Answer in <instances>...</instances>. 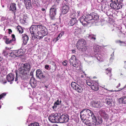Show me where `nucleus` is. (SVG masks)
I'll return each mask as SVG.
<instances>
[{
	"label": "nucleus",
	"instance_id": "nucleus-45",
	"mask_svg": "<svg viewBox=\"0 0 126 126\" xmlns=\"http://www.w3.org/2000/svg\"><path fill=\"white\" fill-rule=\"evenodd\" d=\"M7 93H3L0 95V100L3 98H4L6 96ZM1 106L0 105V108H1Z\"/></svg>",
	"mask_w": 126,
	"mask_h": 126
},
{
	"label": "nucleus",
	"instance_id": "nucleus-56",
	"mask_svg": "<svg viewBox=\"0 0 126 126\" xmlns=\"http://www.w3.org/2000/svg\"><path fill=\"white\" fill-rule=\"evenodd\" d=\"M3 54L4 56H6L8 55V53L7 51L6 50H4L3 52Z\"/></svg>",
	"mask_w": 126,
	"mask_h": 126
},
{
	"label": "nucleus",
	"instance_id": "nucleus-61",
	"mask_svg": "<svg viewBox=\"0 0 126 126\" xmlns=\"http://www.w3.org/2000/svg\"><path fill=\"white\" fill-rule=\"evenodd\" d=\"M8 30V33L9 34H11L12 32V30L10 29H9Z\"/></svg>",
	"mask_w": 126,
	"mask_h": 126
},
{
	"label": "nucleus",
	"instance_id": "nucleus-30",
	"mask_svg": "<svg viewBox=\"0 0 126 126\" xmlns=\"http://www.w3.org/2000/svg\"><path fill=\"white\" fill-rule=\"evenodd\" d=\"M93 107L94 108H99L100 107V103L98 101H94L92 104Z\"/></svg>",
	"mask_w": 126,
	"mask_h": 126
},
{
	"label": "nucleus",
	"instance_id": "nucleus-37",
	"mask_svg": "<svg viewBox=\"0 0 126 126\" xmlns=\"http://www.w3.org/2000/svg\"><path fill=\"white\" fill-rule=\"evenodd\" d=\"M81 120L83 121V123H84V124L87 125H88V126L90 121L88 119H84V120Z\"/></svg>",
	"mask_w": 126,
	"mask_h": 126
},
{
	"label": "nucleus",
	"instance_id": "nucleus-51",
	"mask_svg": "<svg viewBox=\"0 0 126 126\" xmlns=\"http://www.w3.org/2000/svg\"><path fill=\"white\" fill-rule=\"evenodd\" d=\"M62 101L61 100L59 101V100H57L56 102H55L54 103L57 105H59L61 104Z\"/></svg>",
	"mask_w": 126,
	"mask_h": 126
},
{
	"label": "nucleus",
	"instance_id": "nucleus-53",
	"mask_svg": "<svg viewBox=\"0 0 126 126\" xmlns=\"http://www.w3.org/2000/svg\"><path fill=\"white\" fill-rule=\"evenodd\" d=\"M112 74H111V75H108V76L110 77V78H109L110 80H111L112 79H113V80L114 79L115 80L116 79H114V78L112 77Z\"/></svg>",
	"mask_w": 126,
	"mask_h": 126
},
{
	"label": "nucleus",
	"instance_id": "nucleus-46",
	"mask_svg": "<svg viewBox=\"0 0 126 126\" xmlns=\"http://www.w3.org/2000/svg\"><path fill=\"white\" fill-rule=\"evenodd\" d=\"M100 112H102L103 113V116L106 119V118H108V115L106 114L105 113V112L104 110H100Z\"/></svg>",
	"mask_w": 126,
	"mask_h": 126
},
{
	"label": "nucleus",
	"instance_id": "nucleus-18",
	"mask_svg": "<svg viewBox=\"0 0 126 126\" xmlns=\"http://www.w3.org/2000/svg\"><path fill=\"white\" fill-rule=\"evenodd\" d=\"M3 39L5 40V42L7 44H11L12 45H14V43L12 40H9V38H8L6 36H4L3 38Z\"/></svg>",
	"mask_w": 126,
	"mask_h": 126
},
{
	"label": "nucleus",
	"instance_id": "nucleus-48",
	"mask_svg": "<svg viewBox=\"0 0 126 126\" xmlns=\"http://www.w3.org/2000/svg\"><path fill=\"white\" fill-rule=\"evenodd\" d=\"M94 83V82L93 81H86V83L87 85H88L89 86H92V85H93V83Z\"/></svg>",
	"mask_w": 126,
	"mask_h": 126
},
{
	"label": "nucleus",
	"instance_id": "nucleus-31",
	"mask_svg": "<svg viewBox=\"0 0 126 126\" xmlns=\"http://www.w3.org/2000/svg\"><path fill=\"white\" fill-rule=\"evenodd\" d=\"M112 69L110 67H109L106 69L105 70V73L106 74L108 75V76L109 75H111L112 71Z\"/></svg>",
	"mask_w": 126,
	"mask_h": 126
},
{
	"label": "nucleus",
	"instance_id": "nucleus-33",
	"mask_svg": "<svg viewBox=\"0 0 126 126\" xmlns=\"http://www.w3.org/2000/svg\"><path fill=\"white\" fill-rule=\"evenodd\" d=\"M79 85L78 84L76 83L75 82H73L71 84V86L72 88L75 90H76L78 86Z\"/></svg>",
	"mask_w": 126,
	"mask_h": 126
},
{
	"label": "nucleus",
	"instance_id": "nucleus-36",
	"mask_svg": "<svg viewBox=\"0 0 126 126\" xmlns=\"http://www.w3.org/2000/svg\"><path fill=\"white\" fill-rule=\"evenodd\" d=\"M9 56L12 58H15L16 57L15 51H14L11 52L10 53Z\"/></svg>",
	"mask_w": 126,
	"mask_h": 126
},
{
	"label": "nucleus",
	"instance_id": "nucleus-47",
	"mask_svg": "<svg viewBox=\"0 0 126 126\" xmlns=\"http://www.w3.org/2000/svg\"><path fill=\"white\" fill-rule=\"evenodd\" d=\"M0 81L3 83H5L7 82L6 80L2 77L0 78Z\"/></svg>",
	"mask_w": 126,
	"mask_h": 126
},
{
	"label": "nucleus",
	"instance_id": "nucleus-64",
	"mask_svg": "<svg viewBox=\"0 0 126 126\" xmlns=\"http://www.w3.org/2000/svg\"><path fill=\"white\" fill-rule=\"evenodd\" d=\"M58 24V23H55V24H52V25H53L55 27L57 26Z\"/></svg>",
	"mask_w": 126,
	"mask_h": 126
},
{
	"label": "nucleus",
	"instance_id": "nucleus-62",
	"mask_svg": "<svg viewBox=\"0 0 126 126\" xmlns=\"http://www.w3.org/2000/svg\"><path fill=\"white\" fill-rule=\"evenodd\" d=\"M49 68V66L48 65H45V68L46 69L48 70Z\"/></svg>",
	"mask_w": 126,
	"mask_h": 126
},
{
	"label": "nucleus",
	"instance_id": "nucleus-24",
	"mask_svg": "<svg viewBox=\"0 0 126 126\" xmlns=\"http://www.w3.org/2000/svg\"><path fill=\"white\" fill-rule=\"evenodd\" d=\"M16 55L17 57L22 56L24 54V52L23 50L19 49L17 51H15Z\"/></svg>",
	"mask_w": 126,
	"mask_h": 126
},
{
	"label": "nucleus",
	"instance_id": "nucleus-39",
	"mask_svg": "<svg viewBox=\"0 0 126 126\" xmlns=\"http://www.w3.org/2000/svg\"><path fill=\"white\" fill-rule=\"evenodd\" d=\"M64 34V32H62L59 34L58 37L56 39V41L58 40Z\"/></svg>",
	"mask_w": 126,
	"mask_h": 126
},
{
	"label": "nucleus",
	"instance_id": "nucleus-4",
	"mask_svg": "<svg viewBox=\"0 0 126 126\" xmlns=\"http://www.w3.org/2000/svg\"><path fill=\"white\" fill-rule=\"evenodd\" d=\"M59 115L57 113H52L48 117L49 121L52 123H58L59 122Z\"/></svg>",
	"mask_w": 126,
	"mask_h": 126
},
{
	"label": "nucleus",
	"instance_id": "nucleus-43",
	"mask_svg": "<svg viewBox=\"0 0 126 126\" xmlns=\"http://www.w3.org/2000/svg\"><path fill=\"white\" fill-rule=\"evenodd\" d=\"M17 30L18 31L19 33H21L23 32V30L20 26H17Z\"/></svg>",
	"mask_w": 126,
	"mask_h": 126
},
{
	"label": "nucleus",
	"instance_id": "nucleus-21",
	"mask_svg": "<svg viewBox=\"0 0 126 126\" xmlns=\"http://www.w3.org/2000/svg\"><path fill=\"white\" fill-rule=\"evenodd\" d=\"M69 6L66 5H63V7L62 12L63 14H66L69 10Z\"/></svg>",
	"mask_w": 126,
	"mask_h": 126
},
{
	"label": "nucleus",
	"instance_id": "nucleus-19",
	"mask_svg": "<svg viewBox=\"0 0 126 126\" xmlns=\"http://www.w3.org/2000/svg\"><path fill=\"white\" fill-rule=\"evenodd\" d=\"M30 84L32 88L35 87L36 85V82L35 79L33 77H32L30 80Z\"/></svg>",
	"mask_w": 126,
	"mask_h": 126
},
{
	"label": "nucleus",
	"instance_id": "nucleus-9",
	"mask_svg": "<svg viewBox=\"0 0 126 126\" xmlns=\"http://www.w3.org/2000/svg\"><path fill=\"white\" fill-rule=\"evenodd\" d=\"M69 119V116L68 115L66 114H63L60 117L59 116V122L61 123L67 122Z\"/></svg>",
	"mask_w": 126,
	"mask_h": 126
},
{
	"label": "nucleus",
	"instance_id": "nucleus-35",
	"mask_svg": "<svg viewBox=\"0 0 126 126\" xmlns=\"http://www.w3.org/2000/svg\"><path fill=\"white\" fill-rule=\"evenodd\" d=\"M28 19V17L27 16H23V18L22 19H21L20 20L21 22L23 23H24L27 22V20Z\"/></svg>",
	"mask_w": 126,
	"mask_h": 126
},
{
	"label": "nucleus",
	"instance_id": "nucleus-44",
	"mask_svg": "<svg viewBox=\"0 0 126 126\" xmlns=\"http://www.w3.org/2000/svg\"><path fill=\"white\" fill-rule=\"evenodd\" d=\"M76 15L74 13H71L70 15L69 18L70 19H76L75 17Z\"/></svg>",
	"mask_w": 126,
	"mask_h": 126
},
{
	"label": "nucleus",
	"instance_id": "nucleus-58",
	"mask_svg": "<svg viewBox=\"0 0 126 126\" xmlns=\"http://www.w3.org/2000/svg\"><path fill=\"white\" fill-rule=\"evenodd\" d=\"M57 105L54 103V105L52 106V108L53 109H55L57 107Z\"/></svg>",
	"mask_w": 126,
	"mask_h": 126
},
{
	"label": "nucleus",
	"instance_id": "nucleus-25",
	"mask_svg": "<svg viewBox=\"0 0 126 126\" xmlns=\"http://www.w3.org/2000/svg\"><path fill=\"white\" fill-rule=\"evenodd\" d=\"M91 88L92 90L95 91H97L99 89V87L96 82H94Z\"/></svg>",
	"mask_w": 126,
	"mask_h": 126
},
{
	"label": "nucleus",
	"instance_id": "nucleus-26",
	"mask_svg": "<svg viewBox=\"0 0 126 126\" xmlns=\"http://www.w3.org/2000/svg\"><path fill=\"white\" fill-rule=\"evenodd\" d=\"M88 113L87 117L89 118L90 116H91V117L92 118H93V119L95 118L96 117L95 116L94 114L92 111H91L90 110L88 109Z\"/></svg>",
	"mask_w": 126,
	"mask_h": 126
},
{
	"label": "nucleus",
	"instance_id": "nucleus-27",
	"mask_svg": "<svg viewBox=\"0 0 126 126\" xmlns=\"http://www.w3.org/2000/svg\"><path fill=\"white\" fill-rule=\"evenodd\" d=\"M119 101L120 103L126 104V96H124L119 99Z\"/></svg>",
	"mask_w": 126,
	"mask_h": 126
},
{
	"label": "nucleus",
	"instance_id": "nucleus-1",
	"mask_svg": "<svg viewBox=\"0 0 126 126\" xmlns=\"http://www.w3.org/2000/svg\"><path fill=\"white\" fill-rule=\"evenodd\" d=\"M20 67L18 69L19 76L22 79H27L28 77V73L30 69V66L28 63H22L19 64Z\"/></svg>",
	"mask_w": 126,
	"mask_h": 126
},
{
	"label": "nucleus",
	"instance_id": "nucleus-17",
	"mask_svg": "<svg viewBox=\"0 0 126 126\" xmlns=\"http://www.w3.org/2000/svg\"><path fill=\"white\" fill-rule=\"evenodd\" d=\"M15 78V75L12 73L9 74L6 76V79L9 82H11L13 81Z\"/></svg>",
	"mask_w": 126,
	"mask_h": 126
},
{
	"label": "nucleus",
	"instance_id": "nucleus-40",
	"mask_svg": "<svg viewBox=\"0 0 126 126\" xmlns=\"http://www.w3.org/2000/svg\"><path fill=\"white\" fill-rule=\"evenodd\" d=\"M56 69V67L55 65H53L50 67V69L52 72H54L55 71Z\"/></svg>",
	"mask_w": 126,
	"mask_h": 126
},
{
	"label": "nucleus",
	"instance_id": "nucleus-57",
	"mask_svg": "<svg viewBox=\"0 0 126 126\" xmlns=\"http://www.w3.org/2000/svg\"><path fill=\"white\" fill-rule=\"evenodd\" d=\"M89 38L91 39H93L94 40H95L96 39L95 37H94L92 36V35H89Z\"/></svg>",
	"mask_w": 126,
	"mask_h": 126
},
{
	"label": "nucleus",
	"instance_id": "nucleus-63",
	"mask_svg": "<svg viewBox=\"0 0 126 126\" xmlns=\"http://www.w3.org/2000/svg\"><path fill=\"white\" fill-rule=\"evenodd\" d=\"M24 3H25L26 2H28L30 1H31V0H24Z\"/></svg>",
	"mask_w": 126,
	"mask_h": 126
},
{
	"label": "nucleus",
	"instance_id": "nucleus-15",
	"mask_svg": "<svg viewBox=\"0 0 126 126\" xmlns=\"http://www.w3.org/2000/svg\"><path fill=\"white\" fill-rule=\"evenodd\" d=\"M114 31L115 32L117 33V35L119 37H121L124 35V34L121 32L119 28L117 27H115L112 30V31Z\"/></svg>",
	"mask_w": 126,
	"mask_h": 126
},
{
	"label": "nucleus",
	"instance_id": "nucleus-16",
	"mask_svg": "<svg viewBox=\"0 0 126 126\" xmlns=\"http://www.w3.org/2000/svg\"><path fill=\"white\" fill-rule=\"evenodd\" d=\"M92 13H91L90 15H88L86 17V19L87 24L89 23H93V22L94 21V20L93 19Z\"/></svg>",
	"mask_w": 126,
	"mask_h": 126
},
{
	"label": "nucleus",
	"instance_id": "nucleus-6",
	"mask_svg": "<svg viewBox=\"0 0 126 126\" xmlns=\"http://www.w3.org/2000/svg\"><path fill=\"white\" fill-rule=\"evenodd\" d=\"M57 4H55L53 5L51 7L50 9L49 15L51 19H54L55 16L56 15V13L57 9Z\"/></svg>",
	"mask_w": 126,
	"mask_h": 126
},
{
	"label": "nucleus",
	"instance_id": "nucleus-13",
	"mask_svg": "<svg viewBox=\"0 0 126 126\" xmlns=\"http://www.w3.org/2000/svg\"><path fill=\"white\" fill-rule=\"evenodd\" d=\"M22 46L26 45L29 40L28 36L25 34H23L22 35Z\"/></svg>",
	"mask_w": 126,
	"mask_h": 126
},
{
	"label": "nucleus",
	"instance_id": "nucleus-32",
	"mask_svg": "<svg viewBox=\"0 0 126 126\" xmlns=\"http://www.w3.org/2000/svg\"><path fill=\"white\" fill-rule=\"evenodd\" d=\"M79 85L78 84L76 83L75 82H73L71 84V86L72 88L75 90H76L78 86Z\"/></svg>",
	"mask_w": 126,
	"mask_h": 126
},
{
	"label": "nucleus",
	"instance_id": "nucleus-12",
	"mask_svg": "<svg viewBox=\"0 0 126 126\" xmlns=\"http://www.w3.org/2000/svg\"><path fill=\"white\" fill-rule=\"evenodd\" d=\"M36 76L37 77L40 79L44 78L45 76L40 69H38L36 71Z\"/></svg>",
	"mask_w": 126,
	"mask_h": 126
},
{
	"label": "nucleus",
	"instance_id": "nucleus-34",
	"mask_svg": "<svg viewBox=\"0 0 126 126\" xmlns=\"http://www.w3.org/2000/svg\"><path fill=\"white\" fill-rule=\"evenodd\" d=\"M25 4L27 9H29L32 8V5L31 1L30 2H26Z\"/></svg>",
	"mask_w": 126,
	"mask_h": 126
},
{
	"label": "nucleus",
	"instance_id": "nucleus-7",
	"mask_svg": "<svg viewBox=\"0 0 126 126\" xmlns=\"http://www.w3.org/2000/svg\"><path fill=\"white\" fill-rule=\"evenodd\" d=\"M92 122L90 121V123L88 126H95L97 125H100L102 122V119L101 118H98L97 120L96 117L92 118Z\"/></svg>",
	"mask_w": 126,
	"mask_h": 126
},
{
	"label": "nucleus",
	"instance_id": "nucleus-41",
	"mask_svg": "<svg viewBox=\"0 0 126 126\" xmlns=\"http://www.w3.org/2000/svg\"><path fill=\"white\" fill-rule=\"evenodd\" d=\"M116 43L119 44L120 46H122L124 44H126L125 42L123 41H121L120 40H117L116 41Z\"/></svg>",
	"mask_w": 126,
	"mask_h": 126
},
{
	"label": "nucleus",
	"instance_id": "nucleus-14",
	"mask_svg": "<svg viewBox=\"0 0 126 126\" xmlns=\"http://www.w3.org/2000/svg\"><path fill=\"white\" fill-rule=\"evenodd\" d=\"M9 10L15 14V13L16 12V4L15 3H11L10 4V6L9 8Z\"/></svg>",
	"mask_w": 126,
	"mask_h": 126
},
{
	"label": "nucleus",
	"instance_id": "nucleus-28",
	"mask_svg": "<svg viewBox=\"0 0 126 126\" xmlns=\"http://www.w3.org/2000/svg\"><path fill=\"white\" fill-rule=\"evenodd\" d=\"M106 103L109 105V106H112V99L111 98H107L106 100Z\"/></svg>",
	"mask_w": 126,
	"mask_h": 126
},
{
	"label": "nucleus",
	"instance_id": "nucleus-52",
	"mask_svg": "<svg viewBox=\"0 0 126 126\" xmlns=\"http://www.w3.org/2000/svg\"><path fill=\"white\" fill-rule=\"evenodd\" d=\"M86 75L85 73L84 72H83V73L80 76L82 78H85L86 77Z\"/></svg>",
	"mask_w": 126,
	"mask_h": 126
},
{
	"label": "nucleus",
	"instance_id": "nucleus-22",
	"mask_svg": "<svg viewBox=\"0 0 126 126\" xmlns=\"http://www.w3.org/2000/svg\"><path fill=\"white\" fill-rule=\"evenodd\" d=\"M85 17H84L82 16L80 17L79 19L80 22L84 26H85L87 25V21L85 18Z\"/></svg>",
	"mask_w": 126,
	"mask_h": 126
},
{
	"label": "nucleus",
	"instance_id": "nucleus-20",
	"mask_svg": "<svg viewBox=\"0 0 126 126\" xmlns=\"http://www.w3.org/2000/svg\"><path fill=\"white\" fill-rule=\"evenodd\" d=\"M84 89V88L83 85L79 84L75 90L78 93H81L83 92Z\"/></svg>",
	"mask_w": 126,
	"mask_h": 126
},
{
	"label": "nucleus",
	"instance_id": "nucleus-38",
	"mask_svg": "<svg viewBox=\"0 0 126 126\" xmlns=\"http://www.w3.org/2000/svg\"><path fill=\"white\" fill-rule=\"evenodd\" d=\"M64 34V32H62L59 34L58 37L56 39V41L58 40Z\"/></svg>",
	"mask_w": 126,
	"mask_h": 126
},
{
	"label": "nucleus",
	"instance_id": "nucleus-55",
	"mask_svg": "<svg viewBox=\"0 0 126 126\" xmlns=\"http://www.w3.org/2000/svg\"><path fill=\"white\" fill-rule=\"evenodd\" d=\"M15 72H16V78H15V81H17V80H18L17 71L16 72V70Z\"/></svg>",
	"mask_w": 126,
	"mask_h": 126
},
{
	"label": "nucleus",
	"instance_id": "nucleus-54",
	"mask_svg": "<svg viewBox=\"0 0 126 126\" xmlns=\"http://www.w3.org/2000/svg\"><path fill=\"white\" fill-rule=\"evenodd\" d=\"M67 61L66 60H65L62 63L63 65L64 66H66L67 64Z\"/></svg>",
	"mask_w": 126,
	"mask_h": 126
},
{
	"label": "nucleus",
	"instance_id": "nucleus-11",
	"mask_svg": "<svg viewBox=\"0 0 126 126\" xmlns=\"http://www.w3.org/2000/svg\"><path fill=\"white\" fill-rule=\"evenodd\" d=\"M88 109H85L82 110L80 113V117L81 120H84L87 117Z\"/></svg>",
	"mask_w": 126,
	"mask_h": 126
},
{
	"label": "nucleus",
	"instance_id": "nucleus-10",
	"mask_svg": "<svg viewBox=\"0 0 126 126\" xmlns=\"http://www.w3.org/2000/svg\"><path fill=\"white\" fill-rule=\"evenodd\" d=\"M122 3L118 2H112L110 4L111 8L114 10H118L122 7Z\"/></svg>",
	"mask_w": 126,
	"mask_h": 126
},
{
	"label": "nucleus",
	"instance_id": "nucleus-59",
	"mask_svg": "<svg viewBox=\"0 0 126 126\" xmlns=\"http://www.w3.org/2000/svg\"><path fill=\"white\" fill-rule=\"evenodd\" d=\"M0 69L2 71H3L5 70V67L4 66H2L1 67Z\"/></svg>",
	"mask_w": 126,
	"mask_h": 126
},
{
	"label": "nucleus",
	"instance_id": "nucleus-8",
	"mask_svg": "<svg viewBox=\"0 0 126 126\" xmlns=\"http://www.w3.org/2000/svg\"><path fill=\"white\" fill-rule=\"evenodd\" d=\"M77 59H76L75 55H72L69 60V61L70 65L73 68V67H78L79 65L78 63L76 61Z\"/></svg>",
	"mask_w": 126,
	"mask_h": 126
},
{
	"label": "nucleus",
	"instance_id": "nucleus-23",
	"mask_svg": "<svg viewBox=\"0 0 126 126\" xmlns=\"http://www.w3.org/2000/svg\"><path fill=\"white\" fill-rule=\"evenodd\" d=\"M68 24L69 26L73 25L77 22V19H70L68 20Z\"/></svg>",
	"mask_w": 126,
	"mask_h": 126
},
{
	"label": "nucleus",
	"instance_id": "nucleus-50",
	"mask_svg": "<svg viewBox=\"0 0 126 126\" xmlns=\"http://www.w3.org/2000/svg\"><path fill=\"white\" fill-rule=\"evenodd\" d=\"M11 37L12 38L11 40L15 43L16 40V38H15V35L14 34H12L11 35Z\"/></svg>",
	"mask_w": 126,
	"mask_h": 126
},
{
	"label": "nucleus",
	"instance_id": "nucleus-5",
	"mask_svg": "<svg viewBox=\"0 0 126 126\" xmlns=\"http://www.w3.org/2000/svg\"><path fill=\"white\" fill-rule=\"evenodd\" d=\"M30 31L32 35L31 36L32 38L33 37L36 36V38L37 39V33H38V25H32L30 28Z\"/></svg>",
	"mask_w": 126,
	"mask_h": 126
},
{
	"label": "nucleus",
	"instance_id": "nucleus-60",
	"mask_svg": "<svg viewBox=\"0 0 126 126\" xmlns=\"http://www.w3.org/2000/svg\"><path fill=\"white\" fill-rule=\"evenodd\" d=\"M98 48L97 47H95L94 48V51L95 52H98L99 50Z\"/></svg>",
	"mask_w": 126,
	"mask_h": 126
},
{
	"label": "nucleus",
	"instance_id": "nucleus-2",
	"mask_svg": "<svg viewBox=\"0 0 126 126\" xmlns=\"http://www.w3.org/2000/svg\"><path fill=\"white\" fill-rule=\"evenodd\" d=\"M38 32L37 35V39H40L42 38L47 33V29L44 26L42 25H38Z\"/></svg>",
	"mask_w": 126,
	"mask_h": 126
},
{
	"label": "nucleus",
	"instance_id": "nucleus-29",
	"mask_svg": "<svg viewBox=\"0 0 126 126\" xmlns=\"http://www.w3.org/2000/svg\"><path fill=\"white\" fill-rule=\"evenodd\" d=\"M93 19L94 20V21L93 22V23L95 22L96 20H97L98 19V16L96 14L94 13H92Z\"/></svg>",
	"mask_w": 126,
	"mask_h": 126
},
{
	"label": "nucleus",
	"instance_id": "nucleus-49",
	"mask_svg": "<svg viewBox=\"0 0 126 126\" xmlns=\"http://www.w3.org/2000/svg\"><path fill=\"white\" fill-rule=\"evenodd\" d=\"M112 2H118L119 3H122L123 0H111Z\"/></svg>",
	"mask_w": 126,
	"mask_h": 126
},
{
	"label": "nucleus",
	"instance_id": "nucleus-3",
	"mask_svg": "<svg viewBox=\"0 0 126 126\" xmlns=\"http://www.w3.org/2000/svg\"><path fill=\"white\" fill-rule=\"evenodd\" d=\"M86 42L83 39H80L78 41L76 44V47L77 49L82 51H85L86 49Z\"/></svg>",
	"mask_w": 126,
	"mask_h": 126
},
{
	"label": "nucleus",
	"instance_id": "nucleus-42",
	"mask_svg": "<svg viewBox=\"0 0 126 126\" xmlns=\"http://www.w3.org/2000/svg\"><path fill=\"white\" fill-rule=\"evenodd\" d=\"M29 126H39V123H38L34 122L31 123Z\"/></svg>",
	"mask_w": 126,
	"mask_h": 126
}]
</instances>
